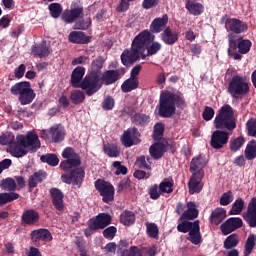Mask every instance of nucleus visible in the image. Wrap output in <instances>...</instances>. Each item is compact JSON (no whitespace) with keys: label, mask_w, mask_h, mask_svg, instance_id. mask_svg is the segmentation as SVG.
<instances>
[{"label":"nucleus","mask_w":256,"mask_h":256,"mask_svg":"<svg viewBox=\"0 0 256 256\" xmlns=\"http://www.w3.org/2000/svg\"><path fill=\"white\" fill-rule=\"evenodd\" d=\"M155 35L149 30H144L140 32L132 41L131 49L124 50L121 54V61L123 65L129 67L133 65L140 57L141 59H146L145 49H147V42L153 41Z\"/></svg>","instance_id":"nucleus-1"},{"label":"nucleus","mask_w":256,"mask_h":256,"mask_svg":"<svg viewBox=\"0 0 256 256\" xmlns=\"http://www.w3.org/2000/svg\"><path fill=\"white\" fill-rule=\"evenodd\" d=\"M41 147V142L39 141V136L37 133L30 131L25 135H18L16 137V142L10 144L7 148V152L12 155V157H23L27 155L29 151L35 152Z\"/></svg>","instance_id":"nucleus-2"},{"label":"nucleus","mask_w":256,"mask_h":256,"mask_svg":"<svg viewBox=\"0 0 256 256\" xmlns=\"http://www.w3.org/2000/svg\"><path fill=\"white\" fill-rule=\"evenodd\" d=\"M175 105L183 109L185 107V98L181 93L162 92L160 95L159 115L161 117H171L175 115Z\"/></svg>","instance_id":"nucleus-3"},{"label":"nucleus","mask_w":256,"mask_h":256,"mask_svg":"<svg viewBox=\"0 0 256 256\" xmlns=\"http://www.w3.org/2000/svg\"><path fill=\"white\" fill-rule=\"evenodd\" d=\"M214 127L216 129H228V131H233L237 127L235 114L230 105L226 104L220 108L214 119Z\"/></svg>","instance_id":"nucleus-4"},{"label":"nucleus","mask_w":256,"mask_h":256,"mask_svg":"<svg viewBox=\"0 0 256 256\" xmlns=\"http://www.w3.org/2000/svg\"><path fill=\"white\" fill-rule=\"evenodd\" d=\"M227 91L232 99H242L250 91L249 79L245 76L235 74L228 82Z\"/></svg>","instance_id":"nucleus-5"},{"label":"nucleus","mask_w":256,"mask_h":256,"mask_svg":"<svg viewBox=\"0 0 256 256\" xmlns=\"http://www.w3.org/2000/svg\"><path fill=\"white\" fill-rule=\"evenodd\" d=\"M10 92L12 95H19L21 105H29L35 101V91L31 89V83L27 81L18 82L11 87Z\"/></svg>","instance_id":"nucleus-6"},{"label":"nucleus","mask_w":256,"mask_h":256,"mask_svg":"<svg viewBox=\"0 0 256 256\" xmlns=\"http://www.w3.org/2000/svg\"><path fill=\"white\" fill-rule=\"evenodd\" d=\"M79 87L80 89L85 91L88 97H91V95H95V93H97V91H99V89L103 87V80H101L99 74H87L81 81Z\"/></svg>","instance_id":"nucleus-7"},{"label":"nucleus","mask_w":256,"mask_h":256,"mask_svg":"<svg viewBox=\"0 0 256 256\" xmlns=\"http://www.w3.org/2000/svg\"><path fill=\"white\" fill-rule=\"evenodd\" d=\"M62 157L63 159H66L60 163V168L63 171H69V169H72V167H79V165H81V158L71 147L63 150Z\"/></svg>","instance_id":"nucleus-8"},{"label":"nucleus","mask_w":256,"mask_h":256,"mask_svg":"<svg viewBox=\"0 0 256 256\" xmlns=\"http://www.w3.org/2000/svg\"><path fill=\"white\" fill-rule=\"evenodd\" d=\"M95 187L100 195L103 196L102 200L104 203H109L115 199V188L111 183L106 182L105 180H97L95 182Z\"/></svg>","instance_id":"nucleus-9"},{"label":"nucleus","mask_w":256,"mask_h":256,"mask_svg":"<svg viewBox=\"0 0 256 256\" xmlns=\"http://www.w3.org/2000/svg\"><path fill=\"white\" fill-rule=\"evenodd\" d=\"M111 220V215L108 213H100L88 221V227L94 231H99V229H105L111 225Z\"/></svg>","instance_id":"nucleus-10"},{"label":"nucleus","mask_w":256,"mask_h":256,"mask_svg":"<svg viewBox=\"0 0 256 256\" xmlns=\"http://www.w3.org/2000/svg\"><path fill=\"white\" fill-rule=\"evenodd\" d=\"M83 179H85V170L83 168H76L70 174H63L62 181L63 183H67L68 185H78L79 187L83 183Z\"/></svg>","instance_id":"nucleus-11"},{"label":"nucleus","mask_w":256,"mask_h":256,"mask_svg":"<svg viewBox=\"0 0 256 256\" xmlns=\"http://www.w3.org/2000/svg\"><path fill=\"white\" fill-rule=\"evenodd\" d=\"M42 137H51L54 143H61L65 139V129L61 125H55L49 131H43Z\"/></svg>","instance_id":"nucleus-12"},{"label":"nucleus","mask_w":256,"mask_h":256,"mask_svg":"<svg viewBox=\"0 0 256 256\" xmlns=\"http://www.w3.org/2000/svg\"><path fill=\"white\" fill-rule=\"evenodd\" d=\"M229 141V133L216 130L211 137V147L213 149H221L224 145H227Z\"/></svg>","instance_id":"nucleus-13"},{"label":"nucleus","mask_w":256,"mask_h":256,"mask_svg":"<svg viewBox=\"0 0 256 256\" xmlns=\"http://www.w3.org/2000/svg\"><path fill=\"white\" fill-rule=\"evenodd\" d=\"M121 143L124 147H132L139 143V131L135 128L128 129L121 137Z\"/></svg>","instance_id":"nucleus-14"},{"label":"nucleus","mask_w":256,"mask_h":256,"mask_svg":"<svg viewBox=\"0 0 256 256\" xmlns=\"http://www.w3.org/2000/svg\"><path fill=\"white\" fill-rule=\"evenodd\" d=\"M207 166V160H205V157L198 156L192 159L190 163V173L192 175H202L205 176V167Z\"/></svg>","instance_id":"nucleus-15"},{"label":"nucleus","mask_w":256,"mask_h":256,"mask_svg":"<svg viewBox=\"0 0 256 256\" xmlns=\"http://www.w3.org/2000/svg\"><path fill=\"white\" fill-rule=\"evenodd\" d=\"M243 227V220L241 218H229L225 223L220 226V229L224 235L233 233L236 229Z\"/></svg>","instance_id":"nucleus-16"},{"label":"nucleus","mask_w":256,"mask_h":256,"mask_svg":"<svg viewBox=\"0 0 256 256\" xmlns=\"http://www.w3.org/2000/svg\"><path fill=\"white\" fill-rule=\"evenodd\" d=\"M244 219L250 227H256V197L250 200Z\"/></svg>","instance_id":"nucleus-17"},{"label":"nucleus","mask_w":256,"mask_h":256,"mask_svg":"<svg viewBox=\"0 0 256 256\" xmlns=\"http://www.w3.org/2000/svg\"><path fill=\"white\" fill-rule=\"evenodd\" d=\"M203 175L199 174H192L189 182H188V187H189V193L190 195H193L195 193H200V191L203 189Z\"/></svg>","instance_id":"nucleus-18"},{"label":"nucleus","mask_w":256,"mask_h":256,"mask_svg":"<svg viewBox=\"0 0 256 256\" xmlns=\"http://www.w3.org/2000/svg\"><path fill=\"white\" fill-rule=\"evenodd\" d=\"M161 40L166 45H175L177 41H179V33L177 31L171 29V27H167L161 33Z\"/></svg>","instance_id":"nucleus-19"},{"label":"nucleus","mask_w":256,"mask_h":256,"mask_svg":"<svg viewBox=\"0 0 256 256\" xmlns=\"http://www.w3.org/2000/svg\"><path fill=\"white\" fill-rule=\"evenodd\" d=\"M167 23H169V16H167V14L154 19L150 24L151 33H161V31H164L165 27H167Z\"/></svg>","instance_id":"nucleus-20"},{"label":"nucleus","mask_w":256,"mask_h":256,"mask_svg":"<svg viewBox=\"0 0 256 256\" xmlns=\"http://www.w3.org/2000/svg\"><path fill=\"white\" fill-rule=\"evenodd\" d=\"M120 75H125V69L109 70L101 76V81H104L106 85H111L119 79Z\"/></svg>","instance_id":"nucleus-21"},{"label":"nucleus","mask_w":256,"mask_h":256,"mask_svg":"<svg viewBox=\"0 0 256 256\" xmlns=\"http://www.w3.org/2000/svg\"><path fill=\"white\" fill-rule=\"evenodd\" d=\"M32 241H53V235H51V232L47 229H38L34 230L31 233Z\"/></svg>","instance_id":"nucleus-22"},{"label":"nucleus","mask_w":256,"mask_h":256,"mask_svg":"<svg viewBox=\"0 0 256 256\" xmlns=\"http://www.w3.org/2000/svg\"><path fill=\"white\" fill-rule=\"evenodd\" d=\"M83 15V7L71 8L70 10H66L62 16V19L66 21V23H73L75 19H79Z\"/></svg>","instance_id":"nucleus-23"},{"label":"nucleus","mask_w":256,"mask_h":256,"mask_svg":"<svg viewBox=\"0 0 256 256\" xmlns=\"http://www.w3.org/2000/svg\"><path fill=\"white\" fill-rule=\"evenodd\" d=\"M68 40L70 43L85 45V43H89V41H91V38L86 36L82 31H73L69 34Z\"/></svg>","instance_id":"nucleus-24"},{"label":"nucleus","mask_w":256,"mask_h":256,"mask_svg":"<svg viewBox=\"0 0 256 256\" xmlns=\"http://www.w3.org/2000/svg\"><path fill=\"white\" fill-rule=\"evenodd\" d=\"M51 197H52V203L58 211H63L64 205H63V193L60 192L59 189L53 188L50 190Z\"/></svg>","instance_id":"nucleus-25"},{"label":"nucleus","mask_w":256,"mask_h":256,"mask_svg":"<svg viewBox=\"0 0 256 256\" xmlns=\"http://www.w3.org/2000/svg\"><path fill=\"white\" fill-rule=\"evenodd\" d=\"M187 209L182 214V219H197L199 217V210L197 209V204L195 202H188L186 205Z\"/></svg>","instance_id":"nucleus-26"},{"label":"nucleus","mask_w":256,"mask_h":256,"mask_svg":"<svg viewBox=\"0 0 256 256\" xmlns=\"http://www.w3.org/2000/svg\"><path fill=\"white\" fill-rule=\"evenodd\" d=\"M83 77H85V68L77 67L73 70L71 76V83L75 88H79L81 86V82L83 81Z\"/></svg>","instance_id":"nucleus-27"},{"label":"nucleus","mask_w":256,"mask_h":256,"mask_svg":"<svg viewBox=\"0 0 256 256\" xmlns=\"http://www.w3.org/2000/svg\"><path fill=\"white\" fill-rule=\"evenodd\" d=\"M226 218L227 211L223 208H216L210 216V221L213 225H219Z\"/></svg>","instance_id":"nucleus-28"},{"label":"nucleus","mask_w":256,"mask_h":256,"mask_svg":"<svg viewBox=\"0 0 256 256\" xmlns=\"http://www.w3.org/2000/svg\"><path fill=\"white\" fill-rule=\"evenodd\" d=\"M188 241L194 245L201 243V232H199V221L194 222L193 229L189 231Z\"/></svg>","instance_id":"nucleus-29"},{"label":"nucleus","mask_w":256,"mask_h":256,"mask_svg":"<svg viewBox=\"0 0 256 256\" xmlns=\"http://www.w3.org/2000/svg\"><path fill=\"white\" fill-rule=\"evenodd\" d=\"M22 221L26 225H35L39 221V213L35 210H26L22 215Z\"/></svg>","instance_id":"nucleus-30"},{"label":"nucleus","mask_w":256,"mask_h":256,"mask_svg":"<svg viewBox=\"0 0 256 256\" xmlns=\"http://www.w3.org/2000/svg\"><path fill=\"white\" fill-rule=\"evenodd\" d=\"M186 9L191 15L194 16L201 15V13L205 11L203 4L191 0L186 3Z\"/></svg>","instance_id":"nucleus-31"},{"label":"nucleus","mask_w":256,"mask_h":256,"mask_svg":"<svg viewBox=\"0 0 256 256\" xmlns=\"http://www.w3.org/2000/svg\"><path fill=\"white\" fill-rule=\"evenodd\" d=\"M228 27L230 31L234 33H243V31H247V24L237 19H230L228 21Z\"/></svg>","instance_id":"nucleus-32"},{"label":"nucleus","mask_w":256,"mask_h":256,"mask_svg":"<svg viewBox=\"0 0 256 256\" xmlns=\"http://www.w3.org/2000/svg\"><path fill=\"white\" fill-rule=\"evenodd\" d=\"M161 43L159 42H155L154 40H150L146 43V57H151L153 55H157V53H159V51H161Z\"/></svg>","instance_id":"nucleus-33"},{"label":"nucleus","mask_w":256,"mask_h":256,"mask_svg":"<svg viewBox=\"0 0 256 256\" xmlns=\"http://www.w3.org/2000/svg\"><path fill=\"white\" fill-rule=\"evenodd\" d=\"M32 53L38 57H48V55L51 53V49L45 42H42L40 45L32 47Z\"/></svg>","instance_id":"nucleus-34"},{"label":"nucleus","mask_w":256,"mask_h":256,"mask_svg":"<svg viewBox=\"0 0 256 256\" xmlns=\"http://www.w3.org/2000/svg\"><path fill=\"white\" fill-rule=\"evenodd\" d=\"M151 157L154 159H161L163 153H165V145L162 143H156L152 145L149 149Z\"/></svg>","instance_id":"nucleus-35"},{"label":"nucleus","mask_w":256,"mask_h":256,"mask_svg":"<svg viewBox=\"0 0 256 256\" xmlns=\"http://www.w3.org/2000/svg\"><path fill=\"white\" fill-rule=\"evenodd\" d=\"M252 45L253 43H251L250 40L240 38L237 44L239 53H241V55H247V53L251 51Z\"/></svg>","instance_id":"nucleus-36"},{"label":"nucleus","mask_w":256,"mask_h":256,"mask_svg":"<svg viewBox=\"0 0 256 256\" xmlns=\"http://www.w3.org/2000/svg\"><path fill=\"white\" fill-rule=\"evenodd\" d=\"M138 87H139V79L130 78L122 84V91L123 93H129L130 91H133V89H137Z\"/></svg>","instance_id":"nucleus-37"},{"label":"nucleus","mask_w":256,"mask_h":256,"mask_svg":"<svg viewBox=\"0 0 256 256\" xmlns=\"http://www.w3.org/2000/svg\"><path fill=\"white\" fill-rule=\"evenodd\" d=\"M146 233L151 239H159V227L155 223L146 222Z\"/></svg>","instance_id":"nucleus-38"},{"label":"nucleus","mask_w":256,"mask_h":256,"mask_svg":"<svg viewBox=\"0 0 256 256\" xmlns=\"http://www.w3.org/2000/svg\"><path fill=\"white\" fill-rule=\"evenodd\" d=\"M122 225H133L135 223V214L131 211H125L120 215Z\"/></svg>","instance_id":"nucleus-39"},{"label":"nucleus","mask_w":256,"mask_h":256,"mask_svg":"<svg viewBox=\"0 0 256 256\" xmlns=\"http://www.w3.org/2000/svg\"><path fill=\"white\" fill-rule=\"evenodd\" d=\"M101 69H103V59L97 58L92 62L90 72L88 74L98 75L101 78Z\"/></svg>","instance_id":"nucleus-40"},{"label":"nucleus","mask_w":256,"mask_h":256,"mask_svg":"<svg viewBox=\"0 0 256 256\" xmlns=\"http://www.w3.org/2000/svg\"><path fill=\"white\" fill-rule=\"evenodd\" d=\"M18 197L19 194L15 192L0 193V205H7V203L17 200Z\"/></svg>","instance_id":"nucleus-41"},{"label":"nucleus","mask_w":256,"mask_h":256,"mask_svg":"<svg viewBox=\"0 0 256 256\" xmlns=\"http://www.w3.org/2000/svg\"><path fill=\"white\" fill-rule=\"evenodd\" d=\"M42 163H47L51 167H57L59 165V157L55 154H46L41 156Z\"/></svg>","instance_id":"nucleus-42"},{"label":"nucleus","mask_w":256,"mask_h":256,"mask_svg":"<svg viewBox=\"0 0 256 256\" xmlns=\"http://www.w3.org/2000/svg\"><path fill=\"white\" fill-rule=\"evenodd\" d=\"M245 157L249 161L255 159L256 157V142L255 141H250L245 149Z\"/></svg>","instance_id":"nucleus-43"},{"label":"nucleus","mask_w":256,"mask_h":256,"mask_svg":"<svg viewBox=\"0 0 256 256\" xmlns=\"http://www.w3.org/2000/svg\"><path fill=\"white\" fill-rule=\"evenodd\" d=\"M245 207V201L241 198L236 199L230 210V215H239Z\"/></svg>","instance_id":"nucleus-44"},{"label":"nucleus","mask_w":256,"mask_h":256,"mask_svg":"<svg viewBox=\"0 0 256 256\" xmlns=\"http://www.w3.org/2000/svg\"><path fill=\"white\" fill-rule=\"evenodd\" d=\"M1 189H3V191H15L17 189V183L13 178H7L2 180Z\"/></svg>","instance_id":"nucleus-45"},{"label":"nucleus","mask_w":256,"mask_h":256,"mask_svg":"<svg viewBox=\"0 0 256 256\" xmlns=\"http://www.w3.org/2000/svg\"><path fill=\"white\" fill-rule=\"evenodd\" d=\"M256 247L255 245V235L251 234L246 243H245V250H244V256H249L253 252V249Z\"/></svg>","instance_id":"nucleus-46"},{"label":"nucleus","mask_w":256,"mask_h":256,"mask_svg":"<svg viewBox=\"0 0 256 256\" xmlns=\"http://www.w3.org/2000/svg\"><path fill=\"white\" fill-rule=\"evenodd\" d=\"M48 9L50 11L51 17H53L54 19L59 18L61 16V13H63V8L59 3H51Z\"/></svg>","instance_id":"nucleus-47"},{"label":"nucleus","mask_w":256,"mask_h":256,"mask_svg":"<svg viewBox=\"0 0 256 256\" xmlns=\"http://www.w3.org/2000/svg\"><path fill=\"white\" fill-rule=\"evenodd\" d=\"M45 179V173L36 172L29 179L28 185L29 187H37V184L41 183Z\"/></svg>","instance_id":"nucleus-48"},{"label":"nucleus","mask_w":256,"mask_h":256,"mask_svg":"<svg viewBox=\"0 0 256 256\" xmlns=\"http://www.w3.org/2000/svg\"><path fill=\"white\" fill-rule=\"evenodd\" d=\"M239 244V237L236 234H232L228 236L224 242L225 249H233V247H237Z\"/></svg>","instance_id":"nucleus-49"},{"label":"nucleus","mask_w":256,"mask_h":256,"mask_svg":"<svg viewBox=\"0 0 256 256\" xmlns=\"http://www.w3.org/2000/svg\"><path fill=\"white\" fill-rule=\"evenodd\" d=\"M173 180H164L160 183L159 189L161 193H173Z\"/></svg>","instance_id":"nucleus-50"},{"label":"nucleus","mask_w":256,"mask_h":256,"mask_svg":"<svg viewBox=\"0 0 256 256\" xmlns=\"http://www.w3.org/2000/svg\"><path fill=\"white\" fill-rule=\"evenodd\" d=\"M104 152L109 157H119V148L116 145H104Z\"/></svg>","instance_id":"nucleus-51"},{"label":"nucleus","mask_w":256,"mask_h":256,"mask_svg":"<svg viewBox=\"0 0 256 256\" xmlns=\"http://www.w3.org/2000/svg\"><path fill=\"white\" fill-rule=\"evenodd\" d=\"M15 142V135L6 132L0 136V145H12Z\"/></svg>","instance_id":"nucleus-52"},{"label":"nucleus","mask_w":256,"mask_h":256,"mask_svg":"<svg viewBox=\"0 0 256 256\" xmlns=\"http://www.w3.org/2000/svg\"><path fill=\"white\" fill-rule=\"evenodd\" d=\"M71 100L76 105L79 103H83V101H85V93H83V91H80V90H74L71 93Z\"/></svg>","instance_id":"nucleus-53"},{"label":"nucleus","mask_w":256,"mask_h":256,"mask_svg":"<svg viewBox=\"0 0 256 256\" xmlns=\"http://www.w3.org/2000/svg\"><path fill=\"white\" fill-rule=\"evenodd\" d=\"M193 227H195V222L183 221L182 223L178 224L177 230L180 233H187L190 232Z\"/></svg>","instance_id":"nucleus-54"},{"label":"nucleus","mask_w":256,"mask_h":256,"mask_svg":"<svg viewBox=\"0 0 256 256\" xmlns=\"http://www.w3.org/2000/svg\"><path fill=\"white\" fill-rule=\"evenodd\" d=\"M245 144V139L243 137H238L230 142L231 151H239Z\"/></svg>","instance_id":"nucleus-55"},{"label":"nucleus","mask_w":256,"mask_h":256,"mask_svg":"<svg viewBox=\"0 0 256 256\" xmlns=\"http://www.w3.org/2000/svg\"><path fill=\"white\" fill-rule=\"evenodd\" d=\"M246 129L250 137H256V119L251 118L246 123Z\"/></svg>","instance_id":"nucleus-56"},{"label":"nucleus","mask_w":256,"mask_h":256,"mask_svg":"<svg viewBox=\"0 0 256 256\" xmlns=\"http://www.w3.org/2000/svg\"><path fill=\"white\" fill-rule=\"evenodd\" d=\"M165 131V126L163 123H157L154 126V140L159 141L163 137V132Z\"/></svg>","instance_id":"nucleus-57"},{"label":"nucleus","mask_w":256,"mask_h":256,"mask_svg":"<svg viewBox=\"0 0 256 256\" xmlns=\"http://www.w3.org/2000/svg\"><path fill=\"white\" fill-rule=\"evenodd\" d=\"M132 121L136 123V125H145L147 121H149V116L145 114H136L133 116Z\"/></svg>","instance_id":"nucleus-58"},{"label":"nucleus","mask_w":256,"mask_h":256,"mask_svg":"<svg viewBox=\"0 0 256 256\" xmlns=\"http://www.w3.org/2000/svg\"><path fill=\"white\" fill-rule=\"evenodd\" d=\"M204 121H211L213 117H215V110L209 106H206L204 108V111L202 113Z\"/></svg>","instance_id":"nucleus-59"},{"label":"nucleus","mask_w":256,"mask_h":256,"mask_svg":"<svg viewBox=\"0 0 256 256\" xmlns=\"http://www.w3.org/2000/svg\"><path fill=\"white\" fill-rule=\"evenodd\" d=\"M113 167L116 169L115 175H127V167L121 165V162L115 161Z\"/></svg>","instance_id":"nucleus-60"},{"label":"nucleus","mask_w":256,"mask_h":256,"mask_svg":"<svg viewBox=\"0 0 256 256\" xmlns=\"http://www.w3.org/2000/svg\"><path fill=\"white\" fill-rule=\"evenodd\" d=\"M116 234L117 228H115V226H110L103 231V236L105 237V239L109 240L113 239Z\"/></svg>","instance_id":"nucleus-61"},{"label":"nucleus","mask_w":256,"mask_h":256,"mask_svg":"<svg viewBox=\"0 0 256 256\" xmlns=\"http://www.w3.org/2000/svg\"><path fill=\"white\" fill-rule=\"evenodd\" d=\"M233 201V193L231 191L224 193L220 198V205H229Z\"/></svg>","instance_id":"nucleus-62"},{"label":"nucleus","mask_w":256,"mask_h":256,"mask_svg":"<svg viewBox=\"0 0 256 256\" xmlns=\"http://www.w3.org/2000/svg\"><path fill=\"white\" fill-rule=\"evenodd\" d=\"M151 199H159L161 197V189L157 185H154L149 190Z\"/></svg>","instance_id":"nucleus-63"},{"label":"nucleus","mask_w":256,"mask_h":256,"mask_svg":"<svg viewBox=\"0 0 256 256\" xmlns=\"http://www.w3.org/2000/svg\"><path fill=\"white\" fill-rule=\"evenodd\" d=\"M88 27H91V18H87L86 20H83L82 22H78L75 24V29L85 30Z\"/></svg>","instance_id":"nucleus-64"}]
</instances>
